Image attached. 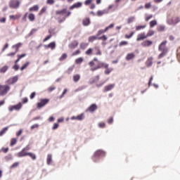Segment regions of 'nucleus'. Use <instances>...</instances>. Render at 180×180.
<instances>
[{
    "instance_id": "obj_1",
    "label": "nucleus",
    "mask_w": 180,
    "mask_h": 180,
    "mask_svg": "<svg viewBox=\"0 0 180 180\" xmlns=\"http://www.w3.org/2000/svg\"><path fill=\"white\" fill-rule=\"evenodd\" d=\"M56 15H61L62 16L56 18L58 23H63L71 15V11H67V8H63L62 10H58L56 11Z\"/></svg>"
},
{
    "instance_id": "obj_2",
    "label": "nucleus",
    "mask_w": 180,
    "mask_h": 180,
    "mask_svg": "<svg viewBox=\"0 0 180 180\" xmlns=\"http://www.w3.org/2000/svg\"><path fill=\"white\" fill-rule=\"evenodd\" d=\"M167 41H162L158 47L159 51H162V53L159 55L158 58H162L167 56L168 53V48H167Z\"/></svg>"
},
{
    "instance_id": "obj_3",
    "label": "nucleus",
    "mask_w": 180,
    "mask_h": 180,
    "mask_svg": "<svg viewBox=\"0 0 180 180\" xmlns=\"http://www.w3.org/2000/svg\"><path fill=\"white\" fill-rule=\"evenodd\" d=\"M105 153L103 150H97L94 153V155L93 157V160L94 161V162H98V160H99V158H102V157L105 156Z\"/></svg>"
},
{
    "instance_id": "obj_4",
    "label": "nucleus",
    "mask_w": 180,
    "mask_h": 180,
    "mask_svg": "<svg viewBox=\"0 0 180 180\" xmlns=\"http://www.w3.org/2000/svg\"><path fill=\"white\" fill-rule=\"evenodd\" d=\"M11 86L8 85H0V96H4L9 92Z\"/></svg>"
},
{
    "instance_id": "obj_5",
    "label": "nucleus",
    "mask_w": 180,
    "mask_h": 180,
    "mask_svg": "<svg viewBox=\"0 0 180 180\" xmlns=\"http://www.w3.org/2000/svg\"><path fill=\"white\" fill-rule=\"evenodd\" d=\"M9 6L12 9H18L20 6V2L19 0H11L9 2Z\"/></svg>"
},
{
    "instance_id": "obj_6",
    "label": "nucleus",
    "mask_w": 180,
    "mask_h": 180,
    "mask_svg": "<svg viewBox=\"0 0 180 180\" xmlns=\"http://www.w3.org/2000/svg\"><path fill=\"white\" fill-rule=\"evenodd\" d=\"M109 67V64L105 63L103 62H98V65L96 68H91V71H96V70H99V68H108Z\"/></svg>"
},
{
    "instance_id": "obj_7",
    "label": "nucleus",
    "mask_w": 180,
    "mask_h": 180,
    "mask_svg": "<svg viewBox=\"0 0 180 180\" xmlns=\"http://www.w3.org/2000/svg\"><path fill=\"white\" fill-rule=\"evenodd\" d=\"M18 79H19V76L15 75L7 79L6 81V84H8V85H13V84H16V82L18 81Z\"/></svg>"
},
{
    "instance_id": "obj_8",
    "label": "nucleus",
    "mask_w": 180,
    "mask_h": 180,
    "mask_svg": "<svg viewBox=\"0 0 180 180\" xmlns=\"http://www.w3.org/2000/svg\"><path fill=\"white\" fill-rule=\"evenodd\" d=\"M179 22H180L179 17H173L167 20L168 25H176L177 23H179Z\"/></svg>"
},
{
    "instance_id": "obj_9",
    "label": "nucleus",
    "mask_w": 180,
    "mask_h": 180,
    "mask_svg": "<svg viewBox=\"0 0 180 180\" xmlns=\"http://www.w3.org/2000/svg\"><path fill=\"white\" fill-rule=\"evenodd\" d=\"M50 101V100L49 99H41L39 103H37V108L38 109H41V108L46 106V105H47V103H49V102Z\"/></svg>"
},
{
    "instance_id": "obj_10",
    "label": "nucleus",
    "mask_w": 180,
    "mask_h": 180,
    "mask_svg": "<svg viewBox=\"0 0 180 180\" xmlns=\"http://www.w3.org/2000/svg\"><path fill=\"white\" fill-rule=\"evenodd\" d=\"M27 152H25V150H23V149L15 154V157H18V158H22V157H26L27 155Z\"/></svg>"
},
{
    "instance_id": "obj_11",
    "label": "nucleus",
    "mask_w": 180,
    "mask_h": 180,
    "mask_svg": "<svg viewBox=\"0 0 180 180\" xmlns=\"http://www.w3.org/2000/svg\"><path fill=\"white\" fill-rule=\"evenodd\" d=\"M82 6V2L78 1L75 4H74L72 6L70 7V11H72V9H75V8H81Z\"/></svg>"
},
{
    "instance_id": "obj_12",
    "label": "nucleus",
    "mask_w": 180,
    "mask_h": 180,
    "mask_svg": "<svg viewBox=\"0 0 180 180\" xmlns=\"http://www.w3.org/2000/svg\"><path fill=\"white\" fill-rule=\"evenodd\" d=\"M98 109V106L96 104H92L89 108L86 110V112H95Z\"/></svg>"
},
{
    "instance_id": "obj_13",
    "label": "nucleus",
    "mask_w": 180,
    "mask_h": 180,
    "mask_svg": "<svg viewBox=\"0 0 180 180\" xmlns=\"http://www.w3.org/2000/svg\"><path fill=\"white\" fill-rule=\"evenodd\" d=\"M109 13V9H104L103 11H98L97 12V16H103V15H106Z\"/></svg>"
},
{
    "instance_id": "obj_14",
    "label": "nucleus",
    "mask_w": 180,
    "mask_h": 180,
    "mask_svg": "<svg viewBox=\"0 0 180 180\" xmlns=\"http://www.w3.org/2000/svg\"><path fill=\"white\" fill-rule=\"evenodd\" d=\"M135 57L136 55L134 54V53H129L126 56L125 59L127 60V61H130V60H133V58H134Z\"/></svg>"
},
{
    "instance_id": "obj_15",
    "label": "nucleus",
    "mask_w": 180,
    "mask_h": 180,
    "mask_svg": "<svg viewBox=\"0 0 180 180\" xmlns=\"http://www.w3.org/2000/svg\"><path fill=\"white\" fill-rule=\"evenodd\" d=\"M144 39H147V35H146L145 32L142 34H139L136 39L137 41H140V40H144Z\"/></svg>"
},
{
    "instance_id": "obj_16",
    "label": "nucleus",
    "mask_w": 180,
    "mask_h": 180,
    "mask_svg": "<svg viewBox=\"0 0 180 180\" xmlns=\"http://www.w3.org/2000/svg\"><path fill=\"white\" fill-rule=\"evenodd\" d=\"M115 88V84H109L104 87V92H108V91H112Z\"/></svg>"
},
{
    "instance_id": "obj_17",
    "label": "nucleus",
    "mask_w": 180,
    "mask_h": 180,
    "mask_svg": "<svg viewBox=\"0 0 180 180\" xmlns=\"http://www.w3.org/2000/svg\"><path fill=\"white\" fill-rule=\"evenodd\" d=\"M44 47L51 49V50H54V49H56V42L55 41L51 42L48 45H45Z\"/></svg>"
},
{
    "instance_id": "obj_18",
    "label": "nucleus",
    "mask_w": 180,
    "mask_h": 180,
    "mask_svg": "<svg viewBox=\"0 0 180 180\" xmlns=\"http://www.w3.org/2000/svg\"><path fill=\"white\" fill-rule=\"evenodd\" d=\"M78 46V41H74L70 44H69L70 49H74Z\"/></svg>"
},
{
    "instance_id": "obj_19",
    "label": "nucleus",
    "mask_w": 180,
    "mask_h": 180,
    "mask_svg": "<svg viewBox=\"0 0 180 180\" xmlns=\"http://www.w3.org/2000/svg\"><path fill=\"white\" fill-rule=\"evenodd\" d=\"M151 44H153V41H143L141 45L143 46V47H150V46H151Z\"/></svg>"
},
{
    "instance_id": "obj_20",
    "label": "nucleus",
    "mask_w": 180,
    "mask_h": 180,
    "mask_svg": "<svg viewBox=\"0 0 180 180\" xmlns=\"http://www.w3.org/2000/svg\"><path fill=\"white\" fill-rule=\"evenodd\" d=\"M20 47H22V43H20V42L12 46V49H15V53H18V51H19Z\"/></svg>"
},
{
    "instance_id": "obj_21",
    "label": "nucleus",
    "mask_w": 180,
    "mask_h": 180,
    "mask_svg": "<svg viewBox=\"0 0 180 180\" xmlns=\"http://www.w3.org/2000/svg\"><path fill=\"white\" fill-rule=\"evenodd\" d=\"M153 57L148 58L146 63V65H147V67H151V65H153Z\"/></svg>"
},
{
    "instance_id": "obj_22",
    "label": "nucleus",
    "mask_w": 180,
    "mask_h": 180,
    "mask_svg": "<svg viewBox=\"0 0 180 180\" xmlns=\"http://www.w3.org/2000/svg\"><path fill=\"white\" fill-rule=\"evenodd\" d=\"M134 20H136V17L135 16H131V17L127 18V22L128 25H130V23H133V22H134Z\"/></svg>"
},
{
    "instance_id": "obj_23",
    "label": "nucleus",
    "mask_w": 180,
    "mask_h": 180,
    "mask_svg": "<svg viewBox=\"0 0 180 180\" xmlns=\"http://www.w3.org/2000/svg\"><path fill=\"white\" fill-rule=\"evenodd\" d=\"M95 40H99V37H97V35L91 36L89 37V41L92 42L95 41Z\"/></svg>"
},
{
    "instance_id": "obj_24",
    "label": "nucleus",
    "mask_w": 180,
    "mask_h": 180,
    "mask_svg": "<svg viewBox=\"0 0 180 180\" xmlns=\"http://www.w3.org/2000/svg\"><path fill=\"white\" fill-rule=\"evenodd\" d=\"M81 79V75H73V81L74 82H78Z\"/></svg>"
},
{
    "instance_id": "obj_25",
    "label": "nucleus",
    "mask_w": 180,
    "mask_h": 180,
    "mask_svg": "<svg viewBox=\"0 0 180 180\" xmlns=\"http://www.w3.org/2000/svg\"><path fill=\"white\" fill-rule=\"evenodd\" d=\"M37 11H39V6L38 5H35L31 8H30V12H37Z\"/></svg>"
},
{
    "instance_id": "obj_26",
    "label": "nucleus",
    "mask_w": 180,
    "mask_h": 180,
    "mask_svg": "<svg viewBox=\"0 0 180 180\" xmlns=\"http://www.w3.org/2000/svg\"><path fill=\"white\" fill-rule=\"evenodd\" d=\"M113 71V68L108 67L105 68V70L104 71V74H105V75H109V74H110V72Z\"/></svg>"
},
{
    "instance_id": "obj_27",
    "label": "nucleus",
    "mask_w": 180,
    "mask_h": 180,
    "mask_svg": "<svg viewBox=\"0 0 180 180\" xmlns=\"http://www.w3.org/2000/svg\"><path fill=\"white\" fill-rule=\"evenodd\" d=\"M90 24H91V21L89 20V18H86L83 20L84 26H89Z\"/></svg>"
},
{
    "instance_id": "obj_28",
    "label": "nucleus",
    "mask_w": 180,
    "mask_h": 180,
    "mask_svg": "<svg viewBox=\"0 0 180 180\" xmlns=\"http://www.w3.org/2000/svg\"><path fill=\"white\" fill-rule=\"evenodd\" d=\"M52 159H53V156H51V155H47L46 162H47L48 165H50V164H51V162L53 161Z\"/></svg>"
},
{
    "instance_id": "obj_29",
    "label": "nucleus",
    "mask_w": 180,
    "mask_h": 180,
    "mask_svg": "<svg viewBox=\"0 0 180 180\" xmlns=\"http://www.w3.org/2000/svg\"><path fill=\"white\" fill-rule=\"evenodd\" d=\"M30 65V62H26L21 67L20 70L21 71H23V70H26L27 67Z\"/></svg>"
},
{
    "instance_id": "obj_30",
    "label": "nucleus",
    "mask_w": 180,
    "mask_h": 180,
    "mask_svg": "<svg viewBox=\"0 0 180 180\" xmlns=\"http://www.w3.org/2000/svg\"><path fill=\"white\" fill-rule=\"evenodd\" d=\"M85 115L84 113H82L76 117V120H84Z\"/></svg>"
},
{
    "instance_id": "obj_31",
    "label": "nucleus",
    "mask_w": 180,
    "mask_h": 180,
    "mask_svg": "<svg viewBox=\"0 0 180 180\" xmlns=\"http://www.w3.org/2000/svg\"><path fill=\"white\" fill-rule=\"evenodd\" d=\"M21 108H22V103H19L18 104L14 105L15 110H20Z\"/></svg>"
},
{
    "instance_id": "obj_32",
    "label": "nucleus",
    "mask_w": 180,
    "mask_h": 180,
    "mask_svg": "<svg viewBox=\"0 0 180 180\" xmlns=\"http://www.w3.org/2000/svg\"><path fill=\"white\" fill-rule=\"evenodd\" d=\"M28 19L30 22H34V19H35V17H34V14L33 13H30L29 15H28Z\"/></svg>"
},
{
    "instance_id": "obj_33",
    "label": "nucleus",
    "mask_w": 180,
    "mask_h": 180,
    "mask_svg": "<svg viewBox=\"0 0 180 180\" xmlns=\"http://www.w3.org/2000/svg\"><path fill=\"white\" fill-rule=\"evenodd\" d=\"M17 142H18V140L15 138H13L11 140L10 146L12 147V146H15V144H16Z\"/></svg>"
},
{
    "instance_id": "obj_34",
    "label": "nucleus",
    "mask_w": 180,
    "mask_h": 180,
    "mask_svg": "<svg viewBox=\"0 0 180 180\" xmlns=\"http://www.w3.org/2000/svg\"><path fill=\"white\" fill-rule=\"evenodd\" d=\"M6 131H8V127H6L2 129V130L0 131V136H4V134H5Z\"/></svg>"
},
{
    "instance_id": "obj_35",
    "label": "nucleus",
    "mask_w": 180,
    "mask_h": 180,
    "mask_svg": "<svg viewBox=\"0 0 180 180\" xmlns=\"http://www.w3.org/2000/svg\"><path fill=\"white\" fill-rule=\"evenodd\" d=\"M113 27H115V24L112 23L105 28V32H108V30H110V29H113Z\"/></svg>"
},
{
    "instance_id": "obj_36",
    "label": "nucleus",
    "mask_w": 180,
    "mask_h": 180,
    "mask_svg": "<svg viewBox=\"0 0 180 180\" xmlns=\"http://www.w3.org/2000/svg\"><path fill=\"white\" fill-rule=\"evenodd\" d=\"M158 32H164L165 30V25H159L158 27Z\"/></svg>"
},
{
    "instance_id": "obj_37",
    "label": "nucleus",
    "mask_w": 180,
    "mask_h": 180,
    "mask_svg": "<svg viewBox=\"0 0 180 180\" xmlns=\"http://www.w3.org/2000/svg\"><path fill=\"white\" fill-rule=\"evenodd\" d=\"M157 21L155 20H151L150 22V27H154V26H156Z\"/></svg>"
},
{
    "instance_id": "obj_38",
    "label": "nucleus",
    "mask_w": 180,
    "mask_h": 180,
    "mask_svg": "<svg viewBox=\"0 0 180 180\" xmlns=\"http://www.w3.org/2000/svg\"><path fill=\"white\" fill-rule=\"evenodd\" d=\"M27 155H29V157H30L33 160H36L37 158L36 155L32 153H28Z\"/></svg>"
},
{
    "instance_id": "obj_39",
    "label": "nucleus",
    "mask_w": 180,
    "mask_h": 180,
    "mask_svg": "<svg viewBox=\"0 0 180 180\" xmlns=\"http://www.w3.org/2000/svg\"><path fill=\"white\" fill-rule=\"evenodd\" d=\"M74 65L70 66L66 71L67 74H71L74 71Z\"/></svg>"
},
{
    "instance_id": "obj_40",
    "label": "nucleus",
    "mask_w": 180,
    "mask_h": 180,
    "mask_svg": "<svg viewBox=\"0 0 180 180\" xmlns=\"http://www.w3.org/2000/svg\"><path fill=\"white\" fill-rule=\"evenodd\" d=\"M103 33H106V31H105V30H100L98 31L96 36L99 37V36H101V34H103Z\"/></svg>"
},
{
    "instance_id": "obj_41",
    "label": "nucleus",
    "mask_w": 180,
    "mask_h": 180,
    "mask_svg": "<svg viewBox=\"0 0 180 180\" xmlns=\"http://www.w3.org/2000/svg\"><path fill=\"white\" fill-rule=\"evenodd\" d=\"M146 25H138V26H136V30H141V29H146Z\"/></svg>"
},
{
    "instance_id": "obj_42",
    "label": "nucleus",
    "mask_w": 180,
    "mask_h": 180,
    "mask_svg": "<svg viewBox=\"0 0 180 180\" xmlns=\"http://www.w3.org/2000/svg\"><path fill=\"white\" fill-rule=\"evenodd\" d=\"M6 71H8V66L7 65H5V66H4L3 68H1L0 69V72L4 73V72H6Z\"/></svg>"
},
{
    "instance_id": "obj_43",
    "label": "nucleus",
    "mask_w": 180,
    "mask_h": 180,
    "mask_svg": "<svg viewBox=\"0 0 180 180\" xmlns=\"http://www.w3.org/2000/svg\"><path fill=\"white\" fill-rule=\"evenodd\" d=\"M127 44H129V42L127 41H122L119 43L120 47H122V46H127Z\"/></svg>"
},
{
    "instance_id": "obj_44",
    "label": "nucleus",
    "mask_w": 180,
    "mask_h": 180,
    "mask_svg": "<svg viewBox=\"0 0 180 180\" xmlns=\"http://www.w3.org/2000/svg\"><path fill=\"white\" fill-rule=\"evenodd\" d=\"M86 47H88V44L86 43H82L80 44V49H82V50H85Z\"/></svg>"
},
{
    "instance_id": "obj_45",
    "label": "nucleus",
    "mask_w": 180,
    "mask_h": 180,
    "mask_svg": "<svg viewBox=\"0 0 180 180\" xmlns=\"http://www.w3.org/2000/svg\"><path fill=\"white\" fill-rule=\"evenodd\" d=\"M68 56L67 53H63L60 58H59L60 61H64V60H65V58H67Z\"/></svg>"
},
{
    "instance_id": "obj_46",
    "label": "nucleus",
    "mask_w": 180,
    "mask_h": 180,
    "mask_svg": "<svg viewBox=\"0 0 180 180\" xmlns=\"http://www.w3.org/2000/svg\"><path fill=\"white\" fill-rule=\"evenodd\" d=\"M98 126L100 127V129H105L106 124H105V122H99Z\"/></svg>"
},
{
    "instance_id": "obj_47",
    "label": "nucleus",
    "mask_w": 180,
    "mask_h": 180,
    "mask_svg": "<svg viewBox=\"0 0 180 180\" xmlns=\"http://www.w3.org/2000/svg\"><path fill=\"white\" fill-rule=\"evenodd\" d=\"M154 30H149L148 34H147V37H151V36H154Z\"/></svg>"
},
{
    "instance_id": "obj_48",
    "label": "nucleus",
    "mask_w": 180,
    "mask_h": 180,
    "mask_svg": "<svg viewBox=\"0 0 180 180\" xmlns=\"http://www.w3.org/2000/svg\"><path fill=\"white\" fill-rule=\"evenodd\" d=\"M98 40H103V41H106V40H108V37H106V35L98 37Z\"/></svg>"
},
{
    "instance_id": "obj_49",
    "label": "nucleus",
    "mask_w": 180,
    "mask_h": 180,
    "mask_svg": "<svg viewBox=\"0 0 180 180\" xmlns=\"http://www.w3.org/2000/svg\"><path fill=\"white\" fill-rule=\"evenodd\" d=\"M82 61H84V58H79L76 59L75 63H76V64H81V63H82Z\"/></svg>"
},
{
    "instance_id": "obj_50",
    "label": "nucleus",
    "mask_w": 180,
    "mask_h": 180,
    "mask_svg": "<svg viewBox=\"0 0 180 180\" xmlns=\"http://www.w3.org/2000/svg\"><path fill=\"white\" fill-rule=\"evenodd\" d=\"M94 51V49H89L86 51V54L87 56H91L92 54V52Z\"/></svg>"
},
{
    "instance_id": "obj_51",
    "label": "nucleus",
    "mask_w": 180,
    "mask_h": 180,
    "mask_svg": "<svg viewBox=\"0 0 180 180\" xmlns=\"http://www.w3.org/2000/svg\"><path fill=\"white\" fill-rule=\"evenodd\" d=\"M95 50H97V53H96V56H102V52H101V49H99L98 47H96Z\"/></svg>"
},
{
    "instance_id": "obj_52",
    "label": "nucleus",
    "mask_w": 180,
    "mask_h": 180,
    "mask_svg": "<svg viewBox=\"0 0 180 180\" xmlns=\"http://www.w3.org/2000/svg\"><path fill=\"white\" fill-rule=\"evenodd\" d=\"M58 126H60L58 123H54L52 127V130H57V129H58Z\"/></svg>"
},
{
    "instance_id": "obj_53",
    "label": "nucleus",
    "mask_w": 180,
    "mask_h": 180,
    "mask_svg": "<svg viewBox=\"0 0 180 180\" xmlns=\"http://www.w3.org/2000/svg\"><path fill=\"white\" fill-rule=\"evenodd\" d=\"M56 1L54 0H47L46 1V4H48V5H54Z\"/></svg>"
},
{
    "instance_id": "obj_54",
    "label": "nucleus",
    "mask_w": 180,
    "mask_h": 180,
    "mask_svg": "<svg viewBox=\"0 0 180 180\" xmlns=\"http://www.w3.org/2000/svg\"><path fill=\"white\" fill-rule=\"evenodd\" d=\"M46 11H47V8L46 7H43L41 8V10L39 12V15H43V13H44V12H46Z\"/></svg>"
},
{
    "instance_id": "obj_55",
    "label": "nucleus",
    "mask_w": 180,
    "mask_h": 180,
    "mask_svg": "<svg viewBox=\"0 0 180 180\" xmlns=\"http://www.w3.org/2000/svg\"><path fill=\"white\" fill-rule=\"evenodd\" d=\"M17 167H19V162H16L11 165V168H16Z\"/></svg>"
},
{
    "instance_id": "obj_56",
    "label": "nucleus",
    "mask_w": 180,
    "mask_h": 180,
    "mask_svg": "<svg viewBox=\"0 0 180 180\" xmlns=\"http://www.w3.org/2000/svg\"><path fill=\"white\" fill-rule=\"evenodd\" d=\"M134 34V32H132L130 35L126 34L125 37H126V39H131V37H133Z\"/></svg>"
},
{
    "instance_id": "obj_57",
    "label": "nucleus",
    "mask_w": 180,
    "mask_h": 180,
    "mask_svg": "<svg viewBox=\"0 0 180 180\" xmlns=\"http://www.w3.org/2000/svg\"><path fill=\"white\" fill-rule=\"evenodd\" d=\"M89 65H90L91 68H96V67H94V65H95V62L94 61H90L89 63Z\"/></svg>"
},
{
    "instance_id": "obj_58",
    "label": "nucleus",
    "mask_w": 180,
    "mask_h": 180,
    "mask_svg": "<svg viewBox=\"0 0 180 180\" xmlns=\"http://www.w3.org/2000/svg\"><path fill=\"white\" fill-rule=\"evenodd\" d=\"M36 32H37V29H32L31 30V32H30L29 36H32V34H34V33H36Z\"/></svg>"
},
{
    "instance_id": "obj_59",
    "label": "nucleus",
    "mask_w": 180,
    "mask_h": 180,
    "mask_svg": "<svg viewBox=\"0 0 180 180\" xmlns=\"http://www.w3.org/2000/svg\"><path fill=\"white\" fill-rule=\"evenodd\" d=\"M152 18H153V15H149L146 16L145 18L146 22H148V20H150V19H152Z\"/></svg>"
},
{
    "instance_id": "obj_60",
    "label": "nucleus",
    "mask_w": 180,
    "mask_h": 180,
    "mask_svg": "<svg viewBox=\"0 0 180 180\" xmlns=\"http://www.w3.org/2000/svg\"><path fill=\"white\" fill-rule=\"evenodd\" d=\"M145 8H146V9H150V8H151V3H146V4H145Z\"/></svg>"
},
{
    "instance_id": "obj_61",
    "label": "nucleus",
    "mask_w": 180,
    "mask_h": 180,
    "mask_svg": "<svg viewBox=\"0 0 180 180\" xmlns=\"http://www.w3.org/2000/svg\"><path fill=\"white\" fill-rule=\"evenodd\" d=\"M23 133V129H20L17 133H16V136L19 137Z\"/></svg>"
},
{
    "instance_id": "obj_62",
    "label": "nucleus",
    "mask_w": 180,
    "mask_h": 180,
    "mask_svg": "<svg viewBox=\"0 0 180 180\" xmlns=\"http://www.w3.org/2000/svg\"><path fill=\"white\" fill-rule=\"evenodd\" d=\"M92 1H94V0H86L84 1V5H89V4H91Z\"/></svg>"
},
{
    "instance_id": "obj_63",
    "label": "nucleus",
    "mask_w": 180,
    "mask_h": 180,
    "mask_svg": "<svg viewBox=\"0 0 180 180\" xmlns=\"http://www.w3.org/2000/svg\"><path fill=\"white\" fill-rule=\"evenodd\" d=\"M13 68H14L15 71H18V70H19V65H18V63H15Z\"/></svg>"
},
{
    "instance_id": "obj_64",
    "label": "nucleus",
    "mask_w": 180,
    "mask_h": 180,
    "mask_svg": "<svg viewBox=\"0 0 180 180\" xmlns=\"http://www.w3.org/2000/svg\"><path fill=\"white\" fill-rule=\"evenodd\" d=\"M37 127H39V124H33L31 127V130H33L34 129H37Z\"/></svg>"
}]
</instances>
